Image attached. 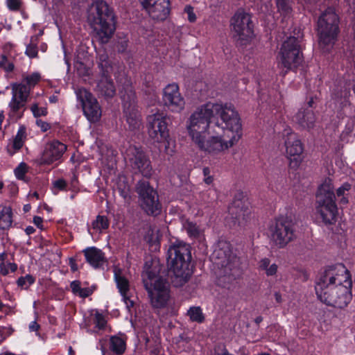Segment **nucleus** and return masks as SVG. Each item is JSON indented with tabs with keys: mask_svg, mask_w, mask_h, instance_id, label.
Segmentation results:
<instances>
[{
	"mask_svg": "<svg viewBox=\"0 0 355 355\" xmlns=\"http://www.w3.org/2000/svg\"><path fill=\"white\" fill-rule=\"evenodd\" d=\"M184 227L190 237L198 240L203 238V232L196 223L187 220L184 224Z\"/></svg>",
	"mask_w": 355,
	"mask_h": 355,
	"instance_id": "30",
	"label": "nucleus"
},
{
	"mask_svg": "<svg viewBox=\"0 0 355 355\" xmlns=\"http://www.w3.org/2000/svg\"><path fill=\"white\" fill-rule=\"evenodd\" d=\"M95 323L98 329H103L106 324V320L101 314L97 313L95 315Z\"/></svg>",
	"mask_w": 355,
	"mask_h": 355,
	"instance_id": "47",
	"label": "nucleus"
},
{
	"mask_svg": "<svg viewBox=\"0 0 355 355\" xmlns=\"http://www.w3.org/2000/svg\"><path fill=\"white\" fill-rule=\"evenodd\" d=\"M31 110L35 117H39L41 116H46L47 114V110L46 107H39L37 103L33 104Z\"/></svg>",
	"mask_w": 355,
	"mask_h": 355,
	"instance_id": "40",
	"label": "nucleus"
},
{
	"mask_svg": "<svg viewBox=\"0 0 355 355\" xmlns=\"http://www.w3.org/2000/svg\"><path fill=\"white\" fill-rule=\"evenodd\" d=\"M270 266V260L267 258L261 259L259 262V268L262 270H266Z\"/></svg>",
	"mask_w": 355,
	"mask_h": 355,
	"instance_id": "57",
	"label": "nucleus"
},
{
	"mask_svg": "<svg viewBox=\"0 0 355 355\" xmlns=\"http://www.w3.org/2000/svg\"><path fill=\"white\" fill-rule=\"evenodd\" d=\"M169 5V0H154L143 8L148 12L153 19L164 21L170 13Z\"/></svg>",
	"mask_w": 355,
	"mask_h": 355,
	"instance_id": "23",
	"label": "nucleus"
},
{
	"mask_svg": "<svg viewBox=\"0 0 355 355\" xmlns=\"http://www.w3.org/2000/svg\"><path fill=\"white\" fill-rule=\"evenodd\" d=\"M37 53H38V51H37V46L35 44H29L27 46L26 50V54L28 57H30L31 58H35L37 55Z\"/></svg>",
	"mask_w": 355,
	"mask_h": 355,
	"instance_id": "45",
	"label": "nucleus"
},
{
	"mask_svg": "<svg viewBox=\"0 0 355 355\" xmlns=\"http://www.w3.org/2000/svg\"><path fill=\"white\" fill-rule=\"evenodd\" d=\"M42 222H43V219L41 217H40V216H35L33 218V223H34V224L37 227H39L40 229H42V227H43Z\"/></svg>",
	"mask_w": 355,
	"mask_h": 355,
	"instance_id": "58",
	"label": "nucleus"
},
{
	"mask_svg": "<svg viewBox=\"0 0 355 355\" xmlns=\"http://www.w3.org/2000/svg\"><path fill=\"white\" fill-rule=\"evenodd\" d=\"M83 252L87 261L94 268L100 267L104 262V254L95 247L87 248Z\"/></svg>",
	"mask_w": 355,
	"mask_h": 355,
	"instance_id": "26",
	"label": "nucleus"
},
{
	"mask_svg": "<svg viewBox=\"0 0 355 355\" xmlns=\"http://www.w3.org/2000/svg\"><path fill=\"white\" fill-rule=\"evenodd\" d=\"M147 128L149 137L155 142H165L169 137L168 125L170 119L158 112L147 116Z\"/></svg>",
	"mask_w": 355,
	"mask_h": 355,
	"instance_id": "16",
	"label": "nucleus"
},
{
	"mask_svg": "<svg viewBox=\"0 0 355 355\" xmlns=\"http://www.w3.org/2000/svg\"><path fill=\"white\" fill-rule=\"evenodd\" d=\"M135 191L138 194L141 209L148 216H157L162 212V204L155 189L149 182L141 180L135 185Z\"/></svg>",
	"mask_w": 355,
	"mask_h": 355,
	"instance_id": "10",
	"label": "nucleus"
},
{
	"mask_svg": "<svg viewBox=\"0 0 355 355\" xmlns=\"http://www.w3.org/2000/svg\"><path fill=\"white\" fill-rule=\"evenodd\" d=\"M114 278L117 288H119L121 294H123L124 292L129 291V282L125 277L121 275L120 271L115 272Z\"/></svg>",
	"mask_w": 355,
	"mask_h": 355,
	"instance_id": "34",
	"label": "nucleus"
},
{
	"mask_svg": "<svg viewBox=\"0 0 355 355\" xmlns=\"http://www.w3.org/2000/svg\"><path fill=\"white\" fill-rule=\"evenodd\" d=\"M142 277L152 306L157 309L164 307L170 297L168 281L150 270H146Z\"/></svg>",
	"mask_w": 355,
	"mask_h": 355,
	"instance_id": "7",
	"label": "nucleus"
},
{
	"mask_svg": "<svg viewBox=\"0 0 355 355\" xmlns=\"http://www.w3.org/2000/svg\"><path fill=\"white\" fill-rule=\"evenodd\" d=\"M30 88L24 83H14L12 85V94L15 95L16 99L28 101Z\"/></svg>",
	"mask_w": 355,
	"mask_h": 355,
	"instance_id": "29",
	"label": "nucleus"
},
{
	"mask_svg": "<svg viewBox=\"0 0 355 355\" xmlns=\"http://www.w3.org/2000/svg\"><path fill=\"white\" fill-rule=\"evenodd\" d=\"M261 3V9L262 12H268L272 7L271 0H260Z\"/></svg>",
	"mask_w": 355,
	"mask_h": 355,
	"instance_id": "49",
	"label": "nucleus"
},
{
	"mask_svg": "<svg viewBox=\"0 0 355 355\" xmlns=\"http://www.w3.org/2000/svg\"><path fill=\"white\" fill-rule=\"evenodd\" d=\"M228 211L232 218L235 220L234 223L238 225H243L250 218L251 211L248 205L242 200L235 198L228 208Z\"/></svg>",
	"mask_w": 355,
	"mask_h": 355,
	"instance_id": "22",
	"label": "nucleus"
},
{
	"mask_svg": "<svg viewBox=\"0 0 355 355\" xmlns=\"http://www.w3.org/2000/svg\"><path fill=\"white\" fill-rule=\"evenodd\" d=\"M162 101L172 112H179L184 107L185 101L176 84H169L163 90Z\"/></svg>",
	"mask_w": 355,
	"mask_h": 355,
	"instance_id": "19",
	"label": "nucleus"
},
{
	"mask_svg": "<svg viewBox=\"0 0 355 355\" xmlns=\"http://www.w3.org/2000/svg\"><path fill=\"white\" fill-rule=\"evenodd\" d=\"M71 288L74 293H79L81 287L79 281H73L71 283Z\"/></svg>",
	"mask_w": 355,
	"mask_h": 355,
	"instance_id": "55",
	"label": "nucleus"
},
{
	"mask_svg": "<svg viewBox=\"0 0 355 355\" xmlns=\"http://www.w3.org/2000/svg\"><path fill=\"white\" fill-rule=\"evenodd\" d=\"M191 247L182 241L173 243L167 252V265L171 284L182 287L192 275Z\"/></svg>",
	"mask_w": 355,
	"mask_h": 355,
	"instance_id": "3",
	"label": "nucleus"
},
{
	"mask_svg": "<svg viewBox=\"0 0 355 355\" xmlns=\"http://www.w3.org/2000/svg\"><path fill=\"white\" fill-rule=\"evenodd\" d=\"M125 159L135 173H139L146 178L151 177L153 167L150 160L141 148L129 146L125 151Z\"/></svg>",
	"mask_w": 355,
	"mask_h": 355,
	"instance_id": "14",
	"label": "nucleus"
},
{
	"mask_svg": "<svg viewBox=\"0 0 355 355\" xmlns=\"http://www.w3.org/2000/svg\"><path fill=\"white\" fill-rule=\"evenodd\" d=\"M302 61L299 40L289 37L282 44L279 51V64L287 70L296 69Z\"/></svg>",
	"mask_w": 355,
	"mask_h": 355,
	"instance_id": "13",
	"label": "nucleus"
},
{
	"mask_svg": "<svg viewBox=\"0 0 355 355\" xmlns=\"http://www.w3.org/2000/svg\"><path fill=\"white\" fill-rule=\"evenodd\" d=\"M39 329H40V325L35 321L33 322L29 325V329L31 331H37Z\"/></svg>",
	"mask_w": 355,
	"mask_h": 355,
	"instance_id": "59",
	"label": "nucleus"
},
{
	"mask_svg": "<svg viewBox=\"0 0 355 355\" xmlns=\"http://www.w3.org/2000/svg\"><path fill=\"white\" fill-rule=\"evenodd\" d=\"M184 12L188 15V19L190 22H194L196 20V16L193 12V8L191 6H187L184 8Z\"/></svg>",
	"mask_w": 355,
	"mask_h": 355,
	"instance_id": "48",
	"label": "nucleus"
},
{
	"mask_svg": "<svg viewBox=\"0 0 355 355\" xmlns=\"http://www.w3.org/2000/svg\"><path fill=\"white\" fill-rule=\"evenodd\" d=\"M128 40L125 37L119 38L116 42V48L118 52L123 53L126 51L128 47Z\"/></svg>",
	"mask_w": 355,
	"mask_h": 355,
	"instance_id": "41",
	"label": "nucleus"
},
{
	"mask_svg": "<svg viewBox=\"0 0 355 355\" xmlns=\"http://www.w3.org/2000/svg\"><path fill=\"white\" fill-rule=\"evenodd\" d=\"M97 64L100 69L101 78L97 83L96 91L98 96L111 98L116 94V89L110 76L113 66L105 48L97 51Z\"/></svg>",
	"mask_w": 355,
	"mask_h": 355,
	"instance_id": "8",
	"label": "nucleus"
},
{
	"mask_svg": "<svg viewBox=\"0 0 355 355\" xmlns=\"http://www.w3.org/2000/svg\"><path fill=\"white\" fill-rule=\"evenodd\" d=\"M318 103V97L315 94V96H311L309 97V100L307 102L308 109L311 110V108H315L316 107Z\"/></svg>",
	"mask_w": 355,
	"mask_h": 355,
	"instance_id": "52",
	"label": "nucleus"
},
{
	"mask_svg": "<svg viewBox=\"0 0 355 355\" xmlns=\"http://www.w3.org/2000/svg\"><path fill=\"white\" fill-rule=\"evenodd\" d=\"M87 20L93 29L94 39L101 44L108 43L116 30V17L107 2H93L87 8Z\"/></svg>",
	"mask_w": 355,
	"mask_h": 355,
	"instance_id": "2",
	"label": "nucleus"
},
{
	"mask_svg": "<svg viewBox=\"0 0 355 355\" xmlns=\"http://www.w3.org/2000/svg\"><path fill=\"white\" fill-rule=\"evenodd\" d=\"M6 4L10 10L18 11L21 6L20 0H6Z\"/></svg>",
	"mask_w": 355,
	"mask_h": 355,
	"instance_id": "43",
	"label": "nucleus"
},
{
	"mask_svg": "<svg viewBox=\"0 0 355 355\" xmlns=\"http://www.w3.org/2000/svg\"><path fill=\"white\" fill-rule=\"evenodd\" d=\"M211 107L216 110V112L214 113V121H218L219 122L218 116L222 121L221 123H219V128H217L218 130H227L232 132V135L234 134L241 135V119L232 105L213 103Z\"/></svg>",
	"mask_w": 355,
	"mask_h": 355,
	"instance_id": "12",
	"label": "nucleus"
},
{
	"mask_svg": "<svg viewBox=\"0 0 355 355\" xmlns=\"http://www.w3.org/2000/svg\"><path fill=\"white\" fill-rule=\"evenodd\" d=\"M40 74L39 73H33L30 76H26L24 78V84H26L30 89L34 87L40 80Z\"/></svg>",
	"mask_w": 355,
	"mask_h": 355,
	"instance_id": "39",
	"label": "nucleus"
},
{
	"mask_svg": "<svg viewBox=\"0 0 355 355\" xmlns=\"http://www.w3.org/2000/svg\"><path fill=\"white\" fill-rule=\"evenodd\" d=\"M8 267L10 268V270L12 271V272H15L17 269V264L14 263H10L8 264Z\"/></svg>",
	"mask_w": 355,
	"mask_h": 355,
	"instance_id": "64",
	"label": "nucleus"
},
{
	"mask_svg": "<svg viewBox=\"0 0 355 355\" xmlns=\"http://www.w3.org/2000/svg\"><path fill=\"white\" fill-rule=\"evenodd\" d=\"M352 281L343 263L327 266L316 282L315 292L325 304L343 309L352 300Z\"/></svg>",
	"mask_w": 355,
	"mask_h": 355,
	"instance_id": "1",
	"label": "nucleus"
},
{
	"mask_svg": "<svg viewBox=\"0 0 355 355\" xmlns=\"http://www.w3.org/2000/svg\"><path fill=\"white\" fill-rule=\"evenodd\" d=\"M213 103H208L198 107L190 116L189 123L187 129L192 140L195 139L196 136H202L205 132L209 135H218L215 128H219L220 124L218 121H214V113L216 110L213 109Z\"/></svg>",
	"mask_w": 355,
	"mask_h": 355,
	"instance_id": "6",
	"label": "nucleus"
},
{
	"mask_svg": "<svg viewBox=\"0 0 355 355\" xmlns=\"http://www.w3.org/2000/svg\"><path fill=\"white\" fill-rule=\"evenodd\" d=\"M311 2L315 3H320V4H324L327 8L333 7L335 8L338 4V0H309Z\"/></svg>",
	"mask_w": 355,
	"mask_h": 355,
	"instance_id": "46",
	"label": "nucleus"
},
{
	"mask_svg": "<svg viewBox=\"0 0 355 355\" xmlns=\"http://www.w3.org/2000/svg\"><path fill=\"white\" fill-rule=\"evenodd\" d=\"M211 259L219 270L217 280L219 286L230 288V285L241 276L240 260L232 254L230 243L219 241L215 245Z\"/></svg>",
	"mask_w": 355,
	"mask_h": 355,
	"instance_id": "4",
	"label": "nucleus"
},
{
	"mask_svg": "<svg viewBox=\"0 0 355 355\" xmlns=\"http://www.w3.org/2000/svg\"><path fill=\"white\" fill-rule=\"evenodd\" d=\"M291 0H281L276 1L278 10L282 14L288 15L292 11Z\"/></svg>",
	"mask_w": 355,
	"mask_h": 355,
	"instance_id": "36",
	"label": "nucleus"
},
{
	"mask_svg": "<svg viewBox=\"0 0 355 355\" xmlns=\"http://www.w3.org/2000/svg\"><path fill=\"white\" fill-rule=\"evenodd\" d=\"M124 116L130 130H137L141 125V116L137 107L123 110Z\"/></svg>",
	"mask_w": 355,
	"mask_h": 355,
	"instance_id": "27",
	"label": "nucleus"
},
{
	"mask_svg": "<svg viewBox=\"0 0 355 355\" xmlns=\"http://www.w3.org/2000/svg\"><path fill=\"white\" fill-rule=\"evenodd\" d=\"M26 172V165L25 163H21L15 169V174L19 180H22Z\"/></svg>",
	"mask_w": 355,
	"mask_h": 355,
	"instance_id": "42",
	"label": "nucleus"
},
{
	"mask_svg": "<svg viewBox=\"0 0 355 355\" xmlns=\"http://www.w3.org/2000/svg\"><path fill=\"white\" fill-rule=\"evenodd\" d=\"M296 122L303 128L310 129L313 127L315 116L312 110L302 108L295 114Z\"/></svg>",
	"mask_w": 355,
	"mask_h": 355,
	"instance_id": "25",
	"label": "nucleus"
},
{
	"mask_svg": "<svg viewBox=\"0 0 355 355\" xmlns=\"http://www.w3.org/2000/svg\"><path fill=\"white\" fill-rule=\"evenodd\" d=\"M295 238L294 223L287 218L277 220L274 227L271 228V239L279 248L285 247Z\"/></svg>",
	"mask_w": 355,
	"mask_h": 355,
	"instance_id": "17",
	"label": "nucleus"
},
{
	"mask_svg": "<svg viewBox=\"0 0 355 355\" xmlns=\"http://www.w3.org/2000/svg\"><path fill=\"white\" fill-rule=\"evenodd\" d=\"M92 227L94 229L101 231L105 230L109 227V220L105 216H98L96 219L93 221Z\"/></svg>",
	"mask_w": 355,
	"mask_h": 355,
	"instance_id": "35",
	"label": "nucleus"
},
{
	"mask_svg": "<svg viewBox=\"0 0 355 355\" xmlns=\"http://www.w3.org/2000/svg\"><path fill=\"white\" fill-rule=\"evenodd\" d=\"M26 138V128L24 125H21L12 141V148L15 150L21 148Z\"/></svg>",
	"mask_w": 355,
	"mask_h": 355,
	"instance_id": "32",
	"label": "nucleus"
},
{
	"mask_svg": "<svg viewBox=\"0 0 355 355\" xmlns=\"http://www.w3.org/2000/svg\"><path fill=\"white\" fill-rule=\"evenodd\" d=\"M128 292H124L123 294H121L123 296V301L125 302V304H128L129 300H130V297L128 295Z\"/></svg>",
	"mask_w": 355,
	"mask_h": 355,
	"instance_id": "62",
	"label": "nucleus"
},
{
	"mask_svg": "<svg viewBox=\"0 0 355 355\" xmlns=\"http://www.w3.org/2000/svg\"><path fill=\"white\" fill-rule=\"evenodd\" d=\"M67 150V146L58 141H53L47 143L40 155L36 162L40 165L51 164L53 162L59 159Z\"/></svg>",
	"mask_w": 355,
	"mask_h": 355,
	"instance_id": "20",
	"label": "nucleus"
},
{
	"mask_svg": "<svg viewBox=\"0 0 355 355\" xmlns=\"http://www.w3.org/2000/svg\"><path fill=\"white\" fill-rule=\"evenodd\" d=\"M110 349L114 353L122 354L125 349L124 341L118 336H112L110 338Z\"/></svg>",
	"mask_w": 355,
	"mask_h": 355,
	"instance_id": "33",
	"label": "nucleus"
},
{
	"mask_svg": "<svg viewBox=\"0 0 355 355\" xmlns=\"http://www.w3.org/2000/svg\"><path fill=\"white\" fill-rule=\"evenodd\" d=\"M35 279L33 276L27 275L25 277H19L17 281V284L19 287L28 288L29 286L35 282Z\"/></svg>",
	"mask_w": 355,
	"mask_h": 355,
	"instance_id": "38",
	"label": "nucleus"
},
{
	"mask_svg": "<svg viewBox=\"0 0 355 355\" xmlns=\"http://www.w3.org/2000/svg\"><path fill=\"white\" fill-rule=\"evenodd\" d=\"M230 140L227 141L219 136H211L209 139H205L204 135L196 136L193 141L198 146V148L209 154L216 155L225 150L228 149L234 145L241 138L240 134H234L228 135Z\"/></svg>",
	"mask_w": 355,
	"mask_h": 355,
	"instance_id": "15",
	"label": "nucleus"
},
{
	"mask_svg": "<svg viewBox=\"0 0 355 355\" xmlns=\"http://www.w3.org/2000/svg\"><path fill=\"white\" fill-rule=\"evenodd\" d=\"M12 209L10 207H4L0 212V228L1 230L8 229L12 223Z\"/></svg>",
	"mask_w": 355,
	"mask_h": 355,
	"instance_id": "31",
	"label": "nucleus"
},
{
	"mask_svg": "<svg viewBox=\"0 0 355 355\" xmlns=\"http://www.w3.org/2000/svg\"><path fill=\"white\" fill-rule=\"evenodd\" d=\"M53 186L59 190H64L67 187V182L63 179H59L53 182Z\"/></svg>",
	"mask_w": 355,
	"mask_h": 355,
	"instance_id": "51",
	"label": "nucleus"
},
{
	"mask_svg": "<svg viewBox=\"0 0 355 355\" xmlns=\"http://www.w3.org/2000/svg\"><path fill=\"white\" fill-rule=\"evenodd\" d=\"M334 187L329 180L318 188L316 195L318 210L326 224H332L336 221L337 206Z\"/></svg>",
	"mask_w": 355,
	"mask_h": 355,
	"instance_id": "9",
	"label": "nucleus"
},
{
	"mask_svg": "<svg viewBox=\"0 0 355 355\" xmlns=\"http://www.w3.org/2000/svg\"><path fill=\"white\" fill-rule=\"evenodd\" d=\"M26 103L27 101H26L16 99L15 95H13L9 103L10 114L16 116L17 118H21L26 109Z\"/></svg>",
	"mask_w": 355,
	"mask_h": 355,
	"instance_id": "28",
	"label": "nucleus"
},
{
	"mask_svg": "<svg viewBox=\"0 0 355 355\" xmlns=\"http://www.w3.org/2000/svg\"><path fill=\"white\" fill-rule=\"evenodd\" d=\"M35 231V230L34 229L33 227L32 226H28L26 230H25V232L26 233L28 234V235H30L33 233H34Z\"/></svg>",
	"mask_w": 355,
	"mask_h": 355,
	"instance_id": "61",
	"label": "nucleus"
},
{
	"mask_svg": "<svg viewBox=\"0 0 355 355\" xmlns=\"http://www.w3.org/2000/svg\"><path fill=\"white\" fill-rule=\"evenodd\" d=\"M120 97L122 101L123 110L137 107V98L135 90L128 80H125L119 89Z\"/></svg>",
	"mask_w": 355,
	"mask_h": 355,
	"instance_id": "24",
	"label": "nucleus"
},
{
	"mask_svg": "<svg viewBox=\"0 0 355 355\" xmlns=\"http://www.w3.org/2000/svg\"><path fill=\"white\" fill-rule=\"evenodd\" d=\"M204 181L207 184H210L213 182V178L211 175H208L205 178Z\"/></svg>",
	"mask_w": 355,
	"mask_h": 355,
	"instance_id": "63",
	"label": "nucleus"
},
{
	"mask_svg": "<svg viewBox=\"0 0 355 355\" xmlns=\"http://www.w3.org/2000/svg\"><path fill=\"white\" fill-rule=\"evenodd\" d=\"M78 293L80 297H87L92 293V291L89 288H81Z\"/></svg>",
	"mask_w": 355,
	"mask_h": 355,
	"instance_id": "56",
	"label": "nucleus"
},
{
	"mask_svg": "<svg viewBox=\"0 0 355 355\" xmlns=\"http://www.w3.org/2000/svg\"><path fill=\"white\" fill-rule=\"evenodd\" d=\"M188 315L192 321L202 322L204 320V317L200 307H191L188 311Z\"/></svg>",
	"mask_w": 355,
	"mask_h": 355,
	"instance_id": "37",
	"label": "nucleus"
},
{
	"mask_svg": "<svg viewBox=\"0 0 355 355\" xmlns=\"http://www.w3.org/2000/svg\"><path fill=\"white\" fill-rule=\"evenodd\" d=\"M285 146L286 155L291 159L290 164L292 167L297 166L301 161L300 155L304 150L301 140L295 133H287Z\"/></svg>",
	"mask_w": 355,
	"mask_h": 355,
	"instance_id": "21",
	"label": "nucleus"
},
{
	"mask_svg": "<svg viewBox=\"0 0 355 355\" xmlns=\"http://www.w3.org/2000/svg\"><path fill=\"white\" fill-rule=\"evenodd\" d=\"M3 68L7 71H12L14 69V64L12 63H8V64H6Z\"/></svg>",
	"mask_w": 355,
	"mask_h": 355,
	"instance_id": "60",
	"label": "nucleus"
},
{
	"mask_svg": "<svg viewBox=\"0 0 355 355\" xmlns=\"http://www.w3.org/2000/svg\"><path fill=\"white\" fill-rule=\"evenodd\" d=\"M77 98L80 101L84 114L90 122L98 121L101 116V111L96 98L87 90L79 89Z\"/></svg>",
	"mask_w": 355,
	"mask_h": 355,
	"instance_id": "18",
	"label": "nucleus"
},
{
	"mask_svg": "<svg viewBox=\"0 0 355 355\" xmlns=\"http://www.w3.org/2000/svg\"><path fill=\"white\" fill-rule=\"evenodd\" d=\"M351 189V185L349 183L343 184L340 187L337 189L338 196H343L345 192L349 191Z\"/></svg>",
	"mask_w": 355,
	"mask_h": 355,
	"instance_id": "50",
	"label": "nucleus"
},
{
	"mask_svg": "<svg viewBox=\"0 0 355 355\" xmlns=\"http://www.w3.org/2000/svg\"><path fill=\"white\" fill-rule=\"evenodd\" d=\"M277 270V266L275 263H273L268 266L266 269V272L268 276L274 275Z\"/></svg>",
	"mask_w": 355,
	"mask_h": 355,
	"instance_id": "54",
	"label": "nucleus"
},
{
	"mask_svg": "<svg viewBox=\"0 0 355 355\" xmlns=\"http://www.w3.org/2000/svg\"><path fill=\"white\" fill-rule=\"evenodd\" d=\"M232 33L238 46H246L253 36V23L250 14L237 11L231 19Z\"/></svg>",
	"mask_w": 355,
	"mask_h": 355,
	"instance_id": "11",
	"label": "nucleus"
},
{
	"mask_svg": "<svg viewBox=\"0 0 355 355\" xmlns=\"http://www.w3.org/2000/svg\"><path fill=\"white\" fill-rule=\"evenodd\" d=\"M214 355H232L226 347L221 344L216 345L214 348Z\"/></svg>",
	"mask_w": 355,
	"mask_h": 355,
	"instance_id": "44",
	"label": "nucleus"
},
{
	"mask_svg": "<svg viewBox=\"0 0 355 355\" xmlns=\"http://www.w3.org/2000/svg\"><path fill=\"white\" fill-rule=\"evenodd\" d=\"M338 23V17L333 7L327 8L318 18V44L322 53H329L333 49L339 31Z\"/></svg>",
	"mask_w": 355,
	"mask_h": 355,
	"instance_id": "5",
	"label": "nucleus"
},
{
	"mask_svg": "<svg viewBox=\"0 0 355 355\" xmlns=\"http://www.w3.org/2000/svg\"><path fill=\"white\" fill-rule=\"evenodd\" d=\"M36 124L41 128L42 132H46L51 128V125L49 123H48L45 121H43L41 119H37L36 121Z\"/></svg>",
	"mask_w": 355,
	"mask_h": 355,
	"instance_id": "53",
	"label": "nucleus"
}]
</instances>
